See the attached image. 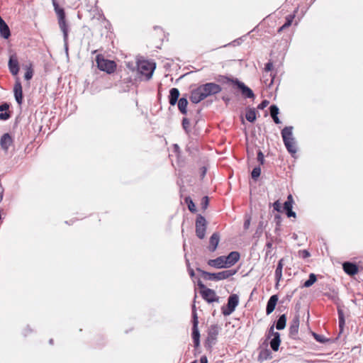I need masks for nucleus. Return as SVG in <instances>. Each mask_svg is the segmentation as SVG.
Segmentation results:
<instances>
[{
	"label": "nucleus",
	"instance_id": "obj_1",
	"mask_svg": "<svg viewBox=\"0 0 363 363\" xmlns=\"http://www.w3.org/2000/svg\"><path fill=\"white\" fill-rule=\"evenodd\" d=\"M222 87L215 82H207L198 86L190 91L189 99L193 104H199L208 96L220 93Z\"/></svg>",
	"mask_w": 363,
	"mask_h": 363
},
{
	"label": "nucleus",
	"instance_id": "obj_2",
	"mask_svg": "<svg viewBox=\"0 0 363 363\" xmlns=\"http://www.w3.org/2000/svg\"><path fill=\"white\" fill-rule=\"evenodd\" d=\"M136 77L140 81L150 80L156 68V63L147 60H138L136 62Z\"/></svg>",
	"mask_w": 363,
	"mask_h": 363
},
{
	"label": "nucleus",
	"instance_id": "obj_3",
	"mask_svg": "<svg viewBox=\"0 0 363 363\" xmlns=\"http://www.w3.org/2000/svg\"><path fill=\"white\" fill-rule=\"evenodd\" d=\"M293 126H286L281 130V135L286 150L293 157H295L298 148L296 139L293 135Z\"/></svg>",
	"mask_w": 363,
	"mask_h": 363
},
{
	"label": "nucleus",
	"instance_id": "obj_4",
	"mask_svg": "<svg viewBox=\"0 0 363 363\" xmlns=\"http://www.w3.org/2000/svg\"><path fill=\"white\" fill-rule=\"evenodd\" d=\"M196 271L201 274L204 279L216 281L227 279L229 277L235 275L238 272L236 269H229L219 272H208L201 269L199 267L196 268Z\"/></svg>",
	"mask_w": 363,
	"mask_h": 363
},
{
	"label": "nucleus",
	"instance_id": "obj_5",
	"mask_svg": "<svg viewBox=\"0 0 363 363\" xmlns=\"http://www.w3.org/2000/svg\"><path fill=\"white\" fill-rule=\"evenodd\" d=\"M96 63L99 69L109 74L113 73L117 67L115 61L106 59L101 54L96 55Z\"/></svg>",
	"mask_w": 363,
	"mask_h": 363
},
{
	"label": "nucleus",
	"instance_id": "obj_6",
	"mask_svg": "<svg viewBox=\"0 0 363 363\" xmlns=\"http://www.w3.org/2000/svg\"><path fill=\"white\" fill-rule=\"evenodd\" d=\"M197 286L200 289V294L201 297L208 303L213 302H218L219 296L216 295L213 289L207 288L199 278L197 279Z\"/></svg>",
	"mask_w": 363,
	"mask_h": 363
},
{
	"label": "nucleus",
	"instance_id": "obj_7",
	"mask_svg": "<svg viewBox=\"0 0 363 363\" xmlns=\"http://www.w3.org/2000/svg\"><path fill=\"white\" fill-rule=\"evenodd\" d=\"M191 337L195 347L200 345V332L199 330V318L196 308L194 304L192 305L191 309Z\"/></svg>",
	"mask_w": 363,
	"mask_h": 363
},
{
	"label": "nucleus",
	"instance_id": "obj_8",
	"mask_svg": "<svg viewBox=\"0 0 363 363\" xmlns=\"http://www.w3.org/2000/svg\"><path fill=\"white\" fill-rule=\"evenodd\" d=\"M221 328L217 325H211L208 330V336L204 342V347L207 350H211L213 346L217 342V336Z\"/></svg>",
	"mask_w": 363,
	"mask_h": 363
},
{
	"label": "nucleus",
	"instance_id": "obj_9",
	"mask_svg": "<svg viewBox=\"0 0 363 363\" xmlns=\"http://www.w3.org/2000/svg\"><path fill=\"white\" fill-rule=\"evenodd\" d=\"M239 304V296L236 294H230L228 298L226 305L221 307V312L224 316H228L232 314Z\"/></svg>",
	"mask_w": 363,
	"mask_h": 363
},
{
	"label": "nucleus",
	"instance_id": "obj_10",
	"mask_svg": "<svg viewBox=\"0 0 363 363\" xmlns=\"http://www.w3.org/2000/svg\"><path fill=\"white\" fill-rule=\"evenodd\" d=\"M233 87L239 90L245 99H254L255 97L253 91L238 78L233 81Z\"/></svg>",
	"mask_w": 363,
	"mask_h": 363
},
{
	"label": "nucleus",
	"instance_id": "obj_11",
	"mask_svg": "<svg viewBox=\"0 0 363 363\" xmlns=\"http://www.w3.org/2000/svg\"><path fill=\"white\" fill-rule=\"evenodd\" d=\"M196 236L202 240L205 238L207 222L204 216L201 214H198L196 219Z\"/></svg>",
	"mask_w": 363,
	"mask_h": 363
},
{
	"label": "nucleus",
	"instance_id": "obj_12",
	"mask_svg": "<svg viewBox=\"0 0 363 363\" xmlns=\"http://www.w3.org/2000/svg\"><path fill=\"white\" fill-rule=\"evenodd\" d=\"M55 11L58 17L59 26L62 31L69 30L66 22V15L64 9L60 8L55 0H52Z\"/></svg>",
	"mask_w": 363,
	"mask_h": 363
},
{
	"label": "nucleus",
	"instance_id": "obj_13",
	"mask_svg": "<svg viewBox=\"0 0 363 363\" xmlns=\"http://www.w3.org/2000/svg\"><path fill=\"white\" fill-rule=\"evenodd\" d=\"M8 67L13 76H16L18 74L20 65L16 53H12L9 55Z\"/></svg>",
	"mask_w": 363,
	"mask_h": 363
},
{
	"label": "nucleus",
	"instance_id": "obj_14",
	"mask_svg": "<svg viewBox=\"0 0 363 363\" xmlns=\"http://www.w3.org/2000/svg\"><path fill=\"white\" fill-rule=\"evenodd\" d=\"M294 199L291 194H289L283 204V212L288 218H296V213L293 211Z\"/></svg>",
	"mask_w": 363,
	"mask_h": 363
},
{
	"label": "nucleus",
	"instance_id": "obj_15",
	"mask_svg": "<svg viewBox=\"0 0 363 363\" xmlns=\"http://www.w3.org/2000/svg\"><path fill=\"white\" fill-rule=\"evenodd\" d=\"M13 94L16 103L19 106H21L23 101V94L21 82H20L19 78H17L13 86Z\"/></svg>",
	"mask_w": 363,
	"mask_h": 363
},
{
	"label": "nucleus",
	"instance_id": "obj_16",
	"mask_svg": "<svg viewBox=\"0 0 363 363\" xmlns=\"http://www.w3.org/2000/svg\"><path fill=\"white\" fill-rule=\"evenodd\" d=\"M342 269L350 276H354L359 272V266L356 263L349 261L345 262L342 264Z\"/></svg>",
	"mask_w": 363,
	"mask_h": 363
},
{
	"label": "nucleus",
	"instance_id": "obj_17",
	"mask_svg": "<svg viewBox=\"0 0 363 363\" xmlns=\"http://www.w3.org/2000/svg\"><path fill=\"white\" fill-rule=\"evenodd\" d=\"M224 257L225 264L227 265L228 268H229L235 264L239 261L240 258V254L238 251H232L228 253V255L224 256Z\"/></svg>",
	"mask_w": 363,
	"mask_h": 363
},
{
	"label": "nucleus",
	"instance_id": "obj_18",
	"mask_svg": "<svg viewBox=\"0 0 363 363\" xmlns=\"http://www.w3.org/2000/svg\"><path fill=\"white\" fill-rule=\"evenodd\" d=\"M284 258L280 259L278 261L275 272H274V277H275V289H278L279 286V282L282 279V270L284 267Z\"/></svg>",
	"mask_w": 363,
	"mask_h": 363
},
{
	"label": "nucleus",
	"instance_id": "obj_19",
	"mask_svg": "<svg viewBox=\"0 0 363 363\" xmlns=\"http://www.w3.org/2000/svg\"><path fill=\"white\" fill-rule=\"evenodd\" d=\"M207 263L209 266L216 269L228 268L225 264L224 255L219 256L216 259H209Z\"/></svg>",
	"mask_w": 363,
	"mask_h": 363
},
{
	"label": "nucleus",
	"instance_id": "obj_20",
	"mask_svg": "<svg viewBox=\"0 0 363 363\" xmlns=\"http://www.w3.org/2000/svg\"><path fill=\"white\" fill-rule=\"evenodd\" d=\"M278 301L279 296L277 294H274L269 297L266 306V314L267 315H270L274 311Z\"/></svg>",
	"mask_w": 363,
	"mask_h": 363
},
{
	"label": "nucleus",
	"instance_id": "obj_21",
	"mask_svg": "<svg viewBox=\"0 0 363 363\" xmlns=\"http://www.w3.org/2000/svg\"><path fill=\"white\" fill-rule=\"evenodd\" d=\"M299 317L295 316L291 320L289 326V336L291 338L295 339L296 336L298 335V328H299Z\"/></svg>",
	"mask_w": 363,
	"mask_h": 363
},
{
	"label": "nucleus",
	"instance_id": "obj_22",
	"mask_svg": "<svg viewBox=\"0 0 363 363\" xmlns=\"http://www.w3.org/2000/svg\"><path fill=\"white\" fill-rule=\"evenodd\" d=\"M13 138L10 133H6L2 135L0 140V145L4 151H7L13 143Z\"/></svg>",
	"mask_w": 363,
	"mask_h": 363
},
{
	"label": "nucleus",
	"instance_id": "obj_23",
	"mask_svg": "<svg viewBox=\"0 0 363 363\" xmlns=\"http://www.w3.org/2000/svg\"><path fill=\"white\" fill-rule=\"evenodd\" d=\"M220 241V234L218 232H215L212 234L209 239L208 250L210 252H213L216 250Z\"/></svg>",
	"mask_w": 363,
	"mask_h": 363
},
{
	"label": "nucleus",
	"instance_id": "obj_24",
	"mask_svg": "<svg viewBox=\"0 0 363 363\" xmlns=\"http://www.w3.org/2000/svg\"><path fill=\"white\" fill-rule=\"evenodd\" d=\"M179 90L177 88L174 87L170 89L168 96L169 104L172 106H175L179 99Z\"/></svg>",
	"mask_w": 363,
	"mask_h": 363
},
{
	"label": "nucleus",
	"instance_id": "obj_25",
	"mask_svg": "<svg viewBox=\"0 0 363 363\" xmlns=\"http://www.w3.org/2000/svg\"><path fill=\"white\" fill-rule=\"evenodd\" d=\"M9 104L3 102L0 104V120L7 121L11 118V113L8 111L9 108Z\"/></svg>",
	"mask_w": 363,
	"mask_h": 363
},
{
	"label": "nucleus",
	"instance_id": "obj_26",
	"mask_svg": "<svg viewBox=\"0 0 363 363\" xmlns=\"http://www.w3.org/2000/svg\"><path fill=\"white\" fill-rule=\"evenodd\" d=\"M177 104L178 106V109L180 111V113L184 115H186L187 114V106L189 104L188 100H187V95L185 94L184 96L181 97Z\"/></svg>",
	"mask_w": 363,
	"mask_h": 363
},
{
	"label": "nucleus",
	"instance_id": "obj_27",
	"mask_svg": "<svg viewBox=\"0 0 363 363\" xmlns=\"http://www.w3.org/2000/svg\"><path fill=\"white\" fill-rule=\"evenodd\" d=\"M281 344V338H280V333H277V334L274 335V337H272L270 338V347L272 350L274 352L277 351L279 350V347Z\"/></svg>",
	"mask_w": 363,
	"mask_h": 363
},
{
	"label": "nucleus",
	"instance_id": "obj_28",
	"mask_svg": "<svg viewBox=\"0 0 363 363\" xmlns=\"http://www.w3.org/2000/svg\"><path fill=\"white\" fill-rule=\"evenodd\" d=\"M245 118L250 123H254L257 119V111L255 108L247 107Z\"/></svg>",
	"mask_w": 363,
	"mask_h": 363
},
{
	"label": "nucleus",
	"instance_id": "obj_29",
	"mask_svg": "<svg viewBox=\"0 0 363 363\" xmlns=\"http://www.w3.org/2000/svg\"><path fill=\"white\" fill-rule=\"evenodd\" d=\"M286 315L281 314L278 317V319L274 322L275 327L278 330H284L286 325Z\"/></svg>",
	"mask_w": 363,
	"mask_h": 363
},
{
	"label": "nucleus",
	"instance_id": "obj_30",
	"mask_svg": "<svg viewBox=\"0 0 363 363\" xmlns=\"http://www.w3.org/2000/svg\"><path fill=\"white\" fill-rule=\"evenodd\" d=\"M337 315H338V326L340 329V332L342 333L344 330V327L345 325V318L344 311L340 307L337 308Z\"/></svg>",
	"mask_w": 363,
	"mask_h": 363
},
{
	"label": "nucleus",
	"instance_id": "obj_31",
	"mask_svg": "<svg viewBox=\"0 0 363 363\" xmlns=\"http://www.w3.org/2000/svg\"><path fill=\"white\" fill-rule=\"evenodd\" d=\"M0 36L6 40L11 36V30L6 22L0 26Z\"/></svg>",
	"mask_w": 363,
	"mask_h": 363
},
{
	"label": "nucleus",
	"instance_id": "obj_32",
	"mask_svg": "<svg viewBox=\"0 0 363 363\" xmlns=\"http://www.w3.org/2000/svg\"><path fill=\"white\" fill-rule=\"evenodd\" d=\"M273 67H274L273 62L271 60H269L268 62H267L264 66V71L266 72H271L270 73L271 80L268 84L269 87H270L274 84V82L275 74H273L272 72L273 70Z\"/></svg>",
	"mask_w": 363,
	"mask_h": 363
},
{
	"label": "nucleus",
	"instance_id": "obj_33",
	"mask_svg": "<svg viewBox=\"0 0 363 363\" xmlns=\"http://www.w3.org/2000/svg\"><path fill=\"white\" fill-rule=\"evenodd\" d=\"M323 295L326 296L328 299L332 301L334 303L337 305L339 304L340 298L338 296L337 291L333 290L330 292H325Z\"/></svg>",
	"mask_w": 363,
	"mask_h": 363
},
{
	"label": "nucleus",
	"instance_id": "obj_34",
	"mask_svg": "<svg viewBox=\"0 0 363 363\" xmlns=\"http://www.w3.org/2000/svg\"><path fill=\"white\" fill-rule=\"evenodd\" d=\"M317 281V276L314 273H311L308 276V279L303 282L301 285V288H309Z\"/></svg>",
	"mask_w": 363,
	"mask_h": 363
},
{
	"label": "nucleus",
	"instance_id": "obj_35",
	"mask_svg": "<svg viewBox=\"0 0 363 363\" xmlns=\"http://www.w3.org/2000/svg\"><path fill=\"white\" fill-rule=\"evenodd\" d=\"M235 78L230 77L225 75H218L216 78L217 82L221 83V84H232L233 86V81Z\"/></svg>",
	"mask_w": 363,
	"mask_h": 363
},
{
	"label": "nucleus",
	"instance_id": "obj_36",
	"mask_svg": "<svg viewBox=\"0 0 363 363\" xmlns=\"http://www.w3.org/2000/svg\"><path fill=\"white\" fill-rule=\"evenodd\" d=\"M266 225H267V224L263 220H260L258 223L256 231L254 234V237L259 238L262 235V234L263 233V230L266 227Z\"/></svg>",
	"mask_w": 363,
	"mask_h": 363
},
{
	"label": "nucleus",
	"instance_id": "obj_37",
	"mask_svg": "<svg viewBox=\"0 0 363 363\" xmlns=\"http://www.w3.org/2000/svg\"><path fill=\"white\" fill-rule=\"evenodd\" d=\"M184 201L186 203V205L188 206V209L190 212L195 213L196 211V208L195 203L190 196H186L184 199Z\"/></svg>",
	"mask_w": 363,
	"mask_h": 363
},
{
	"label": "nucleus",
	"instance_id": "obj_38",
	"mask_svg": "<svg viewBox=\"0 0 363 363\" xmlns=\"http://www.w3.org/2000/svg\"><path fill=\"white\" fill-rule=\"evenodd\" d=\"M312 335H313V337H314V339H315L318 342H320V343L324 344V343H326V342H330V339H329V338H327V337H325V336H323V335H320V334H318V333H316L313 332V333H312Z\"/></svg>",
	"mask_w": 363,
	"mask_h": 363
},
{
	"label": "nucleus",
	"instance_id": "obj_39",
	"mask_svg": "<svg viewBox=\"0 0 363 363\" xmlns=\"http://www.w3.org/2000/svg\"><path fill=\"white\" fill-rule=\"evenodd\" d=\"M261 167L259 166H256L253 168L251 172V177L255 181L257 182L260 177L261 174Z\"/></svg>",
	"mask_w": 363,
	"mask_h": 363
},
{
	"label": "nucleus",
	"instance_id": "obj_40",
	"mask_svg": "<svg viewBox=\"0 0 363 363\" xmlns=\"http://www.w3.org/2000/svg\"><path fill=\"white\" fill-rule=\"evenodd\" d=\"M271 354L272 353H271L270 350H269L267 349L263 350L259 352L258 359L260 361L267 360L269 357H271Z\"/></svg>",
	"mask_w": 363,
	"mask_h": 363
},
{
	"label": "nucleus",
	"instance_id": "obj_41",
	"mask_svg": "<svg viewBox=\"0 0 363 363\" xmlns=\"http://www.w3.org/2000/svg\"><path fill=\"white\" fill-rule=\"evenodd\" d=\"M297 9L294 11V12L291 14H289V15H287L285 18V22H284V24H285V26L284 27H289L291 26L292 23H293V21L296 16V12Z\"/></svg>",
	"mask_w": 363,
	"mask_h": 363
},
{
	"label": "nucleus",
	"instance_id": "obj_42",
	"mask_svg": "<svg viewBox=\"0 0 363 363\" xmlns=\"http://www.w3.org/2000/svg\"><path fill=\"white\" fill-rule=\"evenodd\" d=\"M63 33V41H64V48L66 52V55H68L69 47H68V33L69 30L62 31Z\"/></svg>",
	"mask_w": 363,
	"mask_h": 363
},
{
	"label": "nucleus",
	"instance_id": "obj_43",
	"mask_svg": "<svg viewBox=\"0 0 363 363\" xmlns=\"http://www.w3.org/2000/svg\"><path fill=\"white\" fill-rule=\"evenodd\" d=\"M269 113H270L271 117L276 116L277 115H279V108L275 104H272L269 106Z\"/></svg>",
	"mask_w": 363,
	"mask_h": 363
},
{
	"label": "nucleus",
	"instance_id": "obj_44",
	"mask_svg": "<svg viewBox=\"0 0 363 363\" xmlns=\"http://www.w3.org/2000/svg\"><path fill=\"white\" fill-rule=\"evenodd\" d=\"M274 211L278 213H283V206L279 200L275 201L272 204Z\"/></svg>",
	"mask_w": 363,
	"mask_h": 363
},
{
	"label": "nucleus",
	"instance_id": "obj_45",
	"mask_svg": "<svg viewBox=\"0 0 363 363\" xmlns=\"http://www.w3.org/2000/svg\"><path fill=\"white\" fill-rule=\"evenodd\" d=\"M182 128L186 133H189L190 121L187 118H183L182 122Z\"/></svg>",
	"mask_w": 363,
	"mask_h": 363
},
{
	"label": "nucleus",
	"instance_id": "obj_46",
	"mask_svg": "<svg viewBox=\"0 0 363 363\" xmlns=\"http://www.w3.org/2000/svg\"><path fill=\"white\" fill-rule=\"evenodd\" d=\"M33 76V70L31 67H27L26 71L24 74V79L26 81H29L32 79Z\"/></svg>",
	"mask_w": 363,
	"mask_h": 363
},
{
	"label": "nucleus",
	"instance_id": "obj_47",
	"mask_svg": "<svg viewBox=\"0 0 363 363\" xmlns=\"http://www.w3.org/2000/svg\"><path fill=\"white\" fill-rule=\"evenodd\" d=\"M209 205V197L208 196H204L202 197L201 201V206L203 210H206Z\"/></svg>",
	"mask_w": 363,
	"mask_h": 363
},
{
	"label": "nucleus",
	"instance_id": "obj_48",
	"mask_svg": "<svg viewBox=\"0 0 363 363\" xmlns=\"http://www.w3.org/2000/svg\"><path fill=\"white\" fill-rule=\"evenodd\" d=\"M257 160L261 165H263L265 162L264 155L261 150H258L257 152Z\"/></svg>",
	"mask_w": 363,
	"mask_h": 363
},
{
	"label": "nucleus",
	"instance_id": "obj_49",
	"mask_svg": "<svg viewBox=\"0 0 363 363\" xmlns=\"http://www.w3.org/2000/svg\"><path fill=\"white\" fill-rule=\"evenodd\" d=\"M298 255L302 259H307L311 256V253L308 250H301L298 251Z\"/></svg>",
	"mask_w": 363,
	"mask_h": 363
},
{
	"label": "nucleus",
	"instance_id": "obj_50",
	"mask_svg": "<svg viewBox=\"0 0 363 363\" xmlns=\"http://www.w3.org/2000/svg\"><path fill=\"white\" fill-rule=\"evenodd\" d=\"M277 332L274 331V324H273L268 329L267 338L270 339L271 337H274V335L277 334Z\"/></svg>",
	"mask_w": 363,
	"mask_h": 363
},
{
	"label": "nucleus",
	"instance_id": "obj_51",
	"mask_svg": "<svg viewBox=\"0 0 363 363\" xmlns=\"http://www.w3.org/2000/svg\"><path fill=\"white\" fill-rule=\"evenodd\" d=\"M269 104V101L267 99L262 100L257 106V108L259 110H263Z\"/></svg>",
	"mask_w": 363,
	"mask_h": 363
},
{
	"label": "nucleus",
	"instance_id": "obj_52",
	"mask_svg": "<svg viewBox=\"0 0 363 363\" xmlns=\"http://www.w3.org/2000/svg\"><path fill=\"white\" fill-rule=\"evenodd\" d=\"M265 247L267 248L266 249V256H268L271 253V250H272V240H268L266 242Z\"/></svg>",
	"mask_w": 363,
	"mask_h": 363
},
{
	"label": "nucleus",
	"instance_id": "obj_53",
	"mask_svg": "<svg viewBox=\"0 0 363 363\" xmlns=\"http://www.w3.org/2000/svg\"><path fill=\"white\" fill-rule=\"evenodd\" d=\"M246 37V35H243L240 38H238L235 40H234L231 44L233 45V46H236V45H240L243 41H244V38Z\"/></svg>",
	"mask_w": 363,
	"mask_h": 363
},
{
	"label": "nucleus",
	"instance_id": "obj_54",
	"mask_svg": "<svg viewBox=\"0 0 363 363\" xmlns=\"http://www.w3.org/2000/svg\"><path fill=\"white\" fill-rule=\"evenodd\" d=\"M274 220L277 226H281V221H282V218H281V215H279L278 213L275 214Z\"/></svg>",
	"mask_w": 363,
	"mask_h": 363
},
{
	"label": "nucleus",
	"instance_id": "obj_55",
	"mask_svg": "<svg viewBox=\"0 0 363 363\" xmlns=\"http://www.w3.org/2000/svg\"><path fill=\"white\" fill-rule=\"evenodd\" d=\"M250 222H251V217L250 216H246L244 223H243V228L245 230H247L249 228V227L250 225Z\"/></svg>",
	"mask_w": 363,
	"mask_h": 363
},
{
	"label": "nucleus",
	"instance_id": "obj_56",
	"mask_svg": "<svg viewBox=\"0 0 363 363\" xmlns=\"http://www.w3.org/2000/svg\"><path fill=\"white\" fill-rule=\"evenodd\" d=\"M207 172V168L206 167H202L200 168V178L201 179H203Z\"/></svg>",
	"mask_w": 363,
	"mask_h": 363
},
{
	"label": "nucleus",
	"instance_id": "obj_57",
	"mask_svg": "<svg viewBox=\"0 0 363 363\" xmlns=\"http://www.w3.org/2000/svg\"><path fill=\"white\" fill-rule=\"evenodd\" d=\"M293 296V294H286L284 299L281 301L280 303H283L284 301L290 302Z\"/></svg>",
	"mask_w": 363,
	"mask_h": 363
},
{
	"label": "nucleus",
	"instance_id": "obj_58",
	"mask_svg": "<svg viewBox=\"0 0 363 363\" xmlns=\"http://www.w3.org/2000/svg\"><path fill=\"white\" fill-rule=\"evenodd\" d=\"M189 274L191 278H194L195 277V272L194 270L191 267H189L187 269Z\"/></svg>",
	"mask_w": 363,
	"mask_h": 363
},
{
	"label": "nucleus",
	"instance_id": "obj_59",
	"mask_svg": "<svg viewBox=\"0 0 363 363\" xmlns=\"http://www.w3.org/2000/svg\"><path fill=\"white\" fill-rule=\"evenodd\" d=\"M272 118L273 121L274 122V123H276V124H280L281 123L278 115H277L276 116H272Z\"/></svg>",
	"mask_w": 363,
	"mask_h": 363
},
{
	"label": "nucleus",
	"instance_id": "obj_60",
	"mask_svg": "<svg viewBox=\"0 0 363 363\" xmlns=\"http://www.w3.org/2000/svg\"><path fill=\"white\" fill-rule=\"evenodd\" d=\"M31 328L28 325L24 330V335L26 336L29 333H31Z\"/></svg>",
	"mask_w": 363,
	"mask_h": 363
},
{
	"label": "nucleus",
	"instance_id": "obj_61",
	"mask_svg": "<svg viewBox=\"0 0 363 363\" xmlns=\"http://www.w3.org/2000/svg\"><path fill=\"white\" fill-rule=\"evenodd\" d=\"M199 363H208L207 357L206 356L201 357Z\"/></svg>",
	"mask_w": 363,
	"mask_h": 363
},
{
	"label": "nucleus",
	"instance_id": "obj_62",
	"mask_svg": "<svg viewBox=\"0 0 363 363\" xmlns=\"http://www.w3.org/2000/svg\"><path fill=\"white\" fill-rule=\"evenodd\" d=\"M285 24L284 23L281 27H279L277 30V33H281L284 29L287 28L288 27H284Z\"/></svg>",
	"mask_w": 363,
	"mask_h": 363
},
{
	"label": "nucleus",
	"instance_id": "obj_63",
	"mask_svg": "<svg viewBox=\"0 0 363 363\" xmlns=\"http://www.w3.org/2000/svg\"><path fill=\"white\" fill-rule=\"evenodd\" d=\"M265 236H266L267 239H269V240H272V241L273 240V238L272 237V235L269 233L266 232Z\"/></svg>",
	"mask_w": 363,
	"mask_h": 363
},
{
	"label": "nucleus",
	"instance_id": "obj_64",
	"mask_svg": "<svg viewBox=\"0 0 363 363\" xmlns=\"http://www.w3.org/2000/svg\"><path fill=\"white\" fill-rule=\"evenodd\" d=\"M222 100L227 104L230 101V99L228 96H223Z\"/></svg>",
	"mask_w": 363,
	"mask_h": 363
}]
</instances>
